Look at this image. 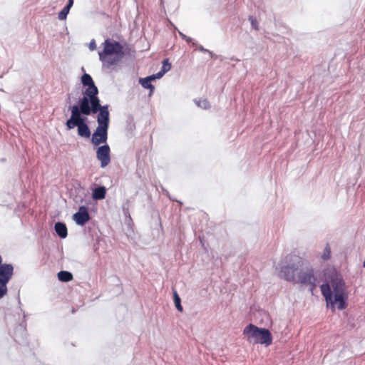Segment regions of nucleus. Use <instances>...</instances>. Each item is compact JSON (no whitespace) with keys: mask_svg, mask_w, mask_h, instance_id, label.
<instances>
[{"mask_svg":"<svg viewBox=\"0 0 365 365\" xmlns=\"http://www.w3.org/2000/svg\"><path fill=\"white\" fill-rule=\"evenodd\" d=\"M321 291L328 308L332 311L336 308L339 310L346 308L348 294L341 279L336 277L331 280L330 284L328 283L322 284Z\"/></svg>","mask_w":365,"mask_h":365,"instance_id":"nucleus-1","label":"nucleus"},{"mask_svg":"<svg viewBox=\"0 0 365 365\" xmlns=\"http://www.w3.org/2000/svg\"><path fill=\"white\" fill-rule=\"evenodd\" d=\"M98 106H87V101H83V103L73 105L69 107L71 117L67 120L66 125L68 130L77 127L78 135L81 137L88 138L91 136V130L86 123V118L82 116L90 115L96 113Z\"/></svg>","mask_w":365,"mask_h":365,"instance_id":"nucleus-2","label":"nucleus"},{"mask_svg":"<svg viewBox=\"0 0 365 365\" xmlns=\"http://www.w3.org/2000/svg\"><path fill=\"white\" fill-rule=\"evenodd\" d=\"M103 50L98 52L99 59L104 66L115 65L123 56V46L113 38H106L102 43Z\"/></svg>","mask_w":365,"mask_h":365,"instance_id":"nucleus-3","label":"nucleus"},{"mask_svg":"<svg viewBox=\"0 0 365 365\" xmlns=\"http://www.w3.org/2000/svg\"><path fill=\"white\" fill-rule=\"evenodd\" d=\"M243 334L250 344H261L267 346L272 342V337L268 329L259 328L252 324L245 327Z\"/></svg>","mask_w":365,"mask_h":365,"instance_id":"nucleus-4","label":"nucleus"},{"mask_svg":"<svg viewBox=\"0 0 365 365\" xmlns=\"http://www.w3.org/2000/svg\"><path fill=\"white\" fill-rule=\"evenodd\" d=\"M81 83L88 88L83 91V96L79 99L78 104L81 105L83 101H87V106H98V89L91 76L88 73H84L81 77Z\"/></svg>","mask_w":365,"mask_h":365,"instance_id":"nucleus-5","label":"nucleus"},{"mask_svg":"<svg viewBox=\"0 0 365 365\" xmlns=\"http://www.w3.org/2000/svg\"><path fill=\"white\" fill-rule=\"evenodd\" d=\"M286 259L289 263L281 267L280 277L287 281L294 282L297 277V272L304 265V259L297 255H289Z\"/></svg>","mask_w":365,"mask_h":365,"instance_id":"nucleus-6","label":"nucleus"},{"mask_svg":"<svg viewBox=\"0 0 365 365\" xmlns=\"http://www.w3.org/2000/svg\"><path fill=\"white\" fill-rule=\"evenodd\" d=\"M14 267L10 264L0 265V299L7 294L6 284L13 275Z\"/></svg>","mask_w":365,"mask_h":365,"instance_id":"nucleus-7","label":"nucleus"},{"mask_svg":"<svg viewBox=\"0 0 365 365\" xmlns=\"http://www.w3.org/2000/svg\"><path fill=\"white\" fill-rule=\"evenodd\" d=\"M316 279L314 277L313 269L308 266L307 262L304 260V265L297 272L295 283H300L303 284H311L315 286Z\"/></svg>","mask_w":365,"mask_h":365,"instance_id":"nucleus-8","label":"nucleus"},{"mask_svg":"<svg viewBox=\"0 0 365 365\" xmlns=\"http://www.w3.org/2000/svg\"><path fill=\"white\" fill-rule=\"evenodd\" d=\"M98 112V115L97 116V127H102L108 129L109 127V111L108 106H101V101L99 100V106H98L97 110L96 113Z\"/></svg>","mask_w":365,"mask_h":365,"instance_id":"nucleus-9","label":"nucleus"},{"mask_svg":"<svg viewBox=\"0 0 365 365\" xmlns=\"http://www.w3.org/2000/svg\"><path fill=\"white\" fill-rule=\"evenodd\" d=\"M96 158L100 161L101 168L106 167L110 163V149L108 145H103L97 148Z\"/></svg>","mask_w":365,"mask_h":365,"instance_id":"nucleus-10","label":"nucleus"},{"mask_svg":"<svg viewBox=\"0 0 365 365\" xmlns=\"http://www.w3.org/2000/svg\"><path fill=\"white\" fill-rule=\"evenodd\" d=\"M108 139V128L97 127L93 133L91 143L93 145L98 146L101 143H106Z\"/></svg>","mask_w":365,"mask_h":365,"instance_id":"nucleus-11","label":"nucleus"},{"mask_svg":"<svg viewBox=\"0 0 365 365\" xmlns=\"http://www.w3.org/2000/svg\"><path fill=\"white\" fill-rule=\"evenodd\" d=\"M73 218L77 225H84L90 220L87 207H80L78 211L73 215Z\"/></svg>","mask_w":365,"mask_h":365,"instance_id":"nucleus-12","label":"nucleus"},{"mask_svg":"<svg viewBox=\"0 0 365 365\" xmlns=\"http://www.w3.org/2000/svg\"><path fill=\"white\" fill-rule=\"evenodd\" d=\"M106 189L104 186L95 188L92 193L93 199L96 200H103L106 197Z\"/></svg>","mask_w":365,"mask_h":365,"instance_id":"nucleus-13","label":"nucleus"},{"mask_svg":"<svg viewBox=\"0 0 365 365\" xmlns=\"http://www.w3.org/2000/svg\"><path fill=\"white\" fill-rule=\"evenodd\" d=\"M55 230L58 235L61 238L66 237L68 235L67 227L66 225L63 222H56L55 224Z\"/></svg>","mask_w":365,"mask_h":365,"instance_id":"nucleus-14","label":"nucleus"},{"mask_svg":"<svg viewBox=\"0 0 365 365\" xmlns=\"http://www.w3.org/2000/svg\"><path fill=\"white\" fill-rule=\"evenodd\" d=\"M154 80L153 77L148 76L145 78H140V83L141 86L145 88L150 90V92H153L154 86L151 84V81Z\"/></svg>","mask_w":365,"mask_h":365,"instance_id":"nucleus-15","label":"nucleus"},{"mask_svg":"<svg viewBox=\"0 0 365 365\" xmlns=\"http://www.w3.org/2000/svg\"><path fill=\"white\" fill-rule=\"evenodd\" d=\"M58 278L61 282H68L73 279V275L68 271H60L58 273Z\"/></svg>","mask_w":365,"mask_h":365,"instance_id":"nucleus-16","label":"nucleus"},{"mask_svg":"<svg viewBox=\"0 0 365 365\" xmlns=\"http://www.w3.org/2000/svg\"><path fill=\"white\" fill-rule=\"evenodd\" d=\"M173 297H174V303H175L176 309L180 312H182L183 309H182V307L180 303L181 300H180V298L176 291H174Z\"/></svg>","mask_w":365,"mask_h":365,"instance_id":"nucleus-17","label":"nucleus"},{"mask_svg":"<svg viewBox=\"0 0 365 365\" xmlns=\"http://www.w3.org/2000/svg\"><path fill=\"white\" fill-rule=\"evenodd\" d=\"M321 257L324 260H328L331 257V248L328 244L325 246Z\"/></svg>","mask_w":365,"mask_h":365,"instance_id":"nucleus-18","label":"nucleus"},{"mask_svg":"<svg viewBox=\"0 0 365 365\" xmlns=\"http://www.w3.org/2000/svg\"><path fill=\"white\" fill-rule=\"evenodd\" d=\"M195 104L203 109H207L210 108V103L207 99L202 100H195Z\"/></svg>","mask_w":365,"mask_h":365,"instance_id":"nucleus-19","label":"nucleus"},{"mask_svg":"<svg viewBox=\"0 0 365 365\" xmlns=\"http://www.w3.org/2000/svg\"><path fill=\"white\" fill-rule=\"evenodd\" d=\"M71 9L68 6H65L59 13L58 18L59 20H64L66 19L68 14L69 13Z\"/></svg>","mask_w":365,"mask_h":365,"instance_id":"nucleus-20","label":"nucleus"},{"mask_svg":"<svg viewBox=\"0 0 365 365\" xmlns=\"http://www.w3.org/2000/svg\"><path fill=\"white\" fill-rule=\"evenodd\" d=\"M171 68V64L169 63V61L168 58L166 59H164L163 61V66H162V68H161V71H163V73H166L168 71H169Z\"/></svg>","mask_w":365,"mask_h":365,"instance_id":"nucleus-21","label":"nucleus"},{"mask_svg":"<svg viewBox=\"0 0 365 365\" xmlns=\"http://www.w3.org/2000/svg\"><path fill=\"white\" fill-rule=\"evenodd\" d=\"M249 21H250L251 26L254 29H255V30L259 29L258 22L255 18H254L253 16H250Z\"/></svg>","mask_w":365,"mask_h":365,"instance_id":"nucleus-22","label":"nucleus"},{"mask_svg":"<svg viewBox=\"0 0 365 365\" xmlns=\"http://www.w3.org/2000/svg\"><path fill=\"white\" fill-rule=\"evenodd\" d=\"M178 34L179 35L181 36V38L185 40L186 42L187 43H190L192 42V45H196V42L195 41H193L192 39L188 36H187L186 35H185L184 34H182L181 31H178Z\"/></svg>","mask_w":365,"mask_h":365,"instance_id":"nucleus-23","label":"nucleus"},{"mask_svg":"<svg viewBox=\"0 0 365 365\" xmlns=\"http://www.w3.org/2000/svg\"><path fill=\"white\" fill-rule=\"evenodd\" d=\"M88 47L91 51H94L96 48V43L94 39L91 41Z\"/></svg>","mask_w":365,"mask_h":365,"instance_id":"nucleus-24","label":"nucleus"},{"mask_svg":"<svg viewBox=\"0 0 365 365\" xmlns=\"http://www.w3.org/2000/svg\"><path fill=\"white\" fill-rule=\"evenodd\" d=\"M164 74H165V73H163V71H160L158 73H157L156 74L152 75V76H150V77H153L154 80H155V79H157V78H160L161 77L163 76Z\"/></svg>","mask_w":365,"mask_h":365,"instance_id":"nucleus-25","label":"nucleus"},{"mask_svg":"<svg viewBox=\"0 0 365 365\" xmlns=\"http://www.w3.org/2000/svg\"><path fill=\"white\" fill-rule=\"evenodd\" d=\"M198 49H199L200 51H202V52H204V53H208L210 55V56H212V55H213V53H212V51H208L207 49L205 48L202 46H200L198 47Z\"/></svg>","mask_w":365,"mask_h":365,"instance_id":"nucleus-26","label":"nucleus"},{"mask_svg":"<svg viewBox=\"0 0 365 365\" xmlns=\"http://www.w3.org/2000/svg\"><path fill=\"white\" fill-rule=\"evenodd\" d=\"M73 4V0H68V4L66 5V6H68L69 9H71L72 7Z\"/></svg>","mask_w":365,"mask_h":365,"instance_id":"nucleus-27","label":"nucleus"},{"mask_svg":"<svg viewBox=\"0 0 365 365\" xmlns=\"http://www.w3.org/2000/svg\"><path fill=\"white\" fill-rule=\"evenodd\" d=\"M70 98H71V94H70V93H68V100H70Z\"/></svg>","mask_w":365,"mask_h":365,"instance_id":"nucleus-28","label":"nucleus"}]
</instances>
